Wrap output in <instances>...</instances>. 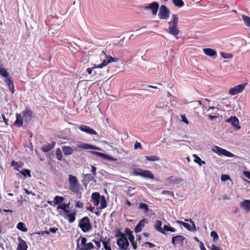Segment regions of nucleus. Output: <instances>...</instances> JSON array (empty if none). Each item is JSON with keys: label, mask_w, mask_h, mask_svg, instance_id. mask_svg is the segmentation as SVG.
Here are the masks:
<instances>
[{"label": "nucleus", "mask_w": 250, "mask_h": 250, "mask_svg": "<svg viewBox=\"0 0 250 250\" xmlns=\"http://www.w3.org/2000/svg\"><path fill=\"white\" fill-rule=\"evenodd\" d=\"M212 151L220 156H224L227 157H233L234 156L233 154L217 146H213Z\"/></svg>", "instance_id": "0eeeda50"}, {"label": "nucleus", "mask_w": 250, "mask_h": 250, "mask_svg": "<svg viewBox=\"0 0 250 250\" xmlns=\"http://www.w3.org/2000/svg\"><path fill=\"white\" fill-rule=\"evenodd\" d=\"M83 176H84V179L83 180V184L84 185V187H86V185L89 184L90 182L93 181L94 176L91 175L90 174H83Z\"/></svg>", "instance_id": "a211bd4d"}, {"label": "nucleus", "mask_w": 250, "mask_h": 250, "mask_svg": "<svg viewBox=\"0 0 250 250\" xmlns=\"http://www.w3.org/2000/svg\"><path fill=\"white\" fill-rule=\"evenodd\" d=\"M33 234H37L38 235H43L44 234H49V231L48 230H45L42 231H38Z\"/></svg>", "instance_id": "5fc2aeb1"}, {"label": "nucleus", "mask_w": 250, "mask_h": 250, "mask_svg": "<svg viewBox=\"0 0 250 250\" xmlns=\"http://www.w3.org/2000/svg\"><path fill=\"white\" fill-rule=\"evenodd\" d=\"M162 225V222L160 220H156V223H155L154 225V229L158 232L161 233L163 234H165V232L161 228V226Z\"/></svg>", "instance_id": "7c9ffc66"}, {"label": "nucleus", "mask_w": 250, "mask_h": 250, "mask_svg": "<svg viewBox=\"0 0 250 250\" xmlns=\"http://www.w3.org/2000/svg\"><path fill=\"white\" fill-rule=\"evenodd\" d=\"M172 2L175 6L178 8L182 7L185 5L182 0H172Z\"/></svg>", "instance_id": "a19ab883"}, {"label": "nucleus", "mask_w": 250, "mask_h": 250, "mask_svg": "<svg viewBox=\"0 0 250 250\" xmlns=\"http://www.w3.org/2000/svg\"><path fill=\"white\" fill-rule=\"evenodd\" d=\"M14 124L19 127H21L23 125V118L21 114L19 113L16 114V121Z\"/></svg>", "instance_id": "cd10ccee"}, {"label": "nucleus", "mask_w": 250, "mask_h": 250, "mask_svg": "<svg viewBox=\"0 0 250 250\" xmlns=\"http://www.w3.org/2000/svg\"><path fill=\"white\" fill-rule=\"evenodd\" d=\"M182 121L187 125H188V121L185 115H181Z\"/></svg>", "instance_id": "052dcab7"}, {"label": "nucleus", "mask_w": 250, "mask_h": 250, "mask_svg": "<svg viewBox=\"0 0 250 250\" xmlns=\"http://www.w3.org/2000/svg\"><path fill=\"white\" fill-rule=\"evenodd\" d=\"M211 250H219V249L217 246L212 245V246H211Z\"/></svg>", "instance_id": "774afa93"}, {"label": "nucleus", "mask_w": 250, "mask_h": 250, "mask_svg": "<svg viewBox=\"0 0 250 250\" xmlns=\"http://www.w3.org/2000/svg\"><path fill=\"white\" fill-rule=\"evenodd\" d=\"M178 22H179V18L176 14L172 15V20L168 22L167 32L171 35L174 36L177 40L179 39V37L178 36L179 33V28H178Z\"/></svg>", "instance_id": "f03ea898"}, {"label": "nucleus", "mask_w": 250, "mask_h": 250, "mask_svg": "<svg viewBox=\"0 0 250 250\" xmlns=\"http://www.w3.org/2000/svg\"><path fill=\"white\" fill-rule=\"evenodd\" d=\"M145 245H148V247H149L150 248H152L153 247H155V245H154L153 244L149 242H146L145 243Z\"/></svg>", "instance_id": "338daca9"}, {"label": "nucleus", "mask_w": 250, "mask_h": 250, "mask_svg": "<svg viewBox=\"0 0 250 250\" xmlns=\"http://www.w3.org/2000/svg\"><path fill=\"white\" fill-rule=\"evenodd\" d=\"M163 229L164 231H165H165H169V232H175L176 231L175 229H174L173 228H171L170 227H169L166 225H165V226H164V228H163V229Z\"/></svg>", "instance_id": "8fccbe9b"}, {"label": "nucleus", "mask_w": 250, "mask_h": 250, "mask_svg": "<svg viewBox=\"0 0 250 250\" xmlns=\"http://www.w3.org/2000/svg\"><path fill=\"white\" fill-rule=\"evenodd\" d=\"M91 198L93 200V203L94 206L97 207L100 204V209H104L107 206L105 197L104 195L101 196L99 192L92 193Z\"/></svg>", "instance_id": "7ed1b4c3"}, {"label": "nucleus", "mask_w": 250, "mask_h": 250, "mask_svg": "<svg viewBox=\"0 0 250 250\" xmlns=\"http://www.w3.org/2000/svg\"><path fill=\"white\" fill-rule=\"evenodd\" d=\"M19 244L17 246V250H26L27 249V245L24 240L21 237L18 238Z\"/></svg>", "instance_id": "6ab92c4d"}, {"label": "nucleus", "mask_w": 250, "mask_h": 250, "mask_svg": "<svg viewBox=\"0 0 250 250\" xmlns=\"http://www.w3.org/2000/svg\"><path fill=\"white\" fill-rule=\"evenodd\" d=\"M183 180L180 178H173V176H169L167 178V181L168 184L170 185H178L182 182Z\"/></svg>", "instance_id": "dca6fc26"}, {"label": "nucleus", "mask_w": 250, "mask_h": 250, "mask_svg": "<svg viewBox=\"0 0 250 250\" xmlns=\"http://www.w3.org/2000/svg\"><path fill=\"white\" fill-rule=\"evenodd\" d=\"M107 60L110 61L111 62H116L119 61V58H113L111 56L107 57Z\"/></svg>", "instance_id": "864d4df0"}, {"label": "nucleus", "mask_w": 250, "mask_h": 250, "mask_svg": "<svg viewBox=\"0 0 250 250\" xmlns=\"http://www.w3.org/2000/svg\"><path fill=\"white\" fill-rule=\"evenodd\" d=\"M158 7H159V5L157 2H153L148 5H144L142 6V8H144V9H150L153 16L156 15Z\"/></svg>", "instance_id": "9d476101"}, {"label": "nucleus", "mask_w": 250, "mask_h": 250, "mask_svg": "<svg viewBox=\"0 0 250 250\" xmlns=\"http://www.w3.org/2000/svg\"><path fill=\"white\" fill-rule=\"evenodd\" d=\"M94 69H98V68H93V67L91 68H87V73L89 75H91L92 73V70Z\"/></svg>", "instance_id": "680f3d73"}, {"label": "nucleus", "mask_w": 250, "mask_h": 250, "mask_svg": "<svg viewBox=\"0 0 250 250\" xmlns=\"http://www.w3.org/2000/svg\"><path fill=\"white\" fill-rule=\"evenodd\" d=\"M78 128H79L80 130L81 131L84 132L86 134L93 135H97V132L96 131L94 130L93 129L86 125H81L78 126Z\"/></svg>", "instance_id": "ddd939ff"}, {"label": "nucleus", "mask_w": 250, "mask_h": 250, "mask_svg": "<svg viewBox=\"0 0 250 250\" xmlns=\"http://www.w3.org/2000/svg\"><path fill=\"white\" fill-rule=\"evenodd\" d=\"M17 229L22 232H26L27 229L26 228L24 224L22 222H19L17 224Z\"/></svg>", "instance_id": "58836bf2"}, {"label": "nucleus", "mask_w": 250, "mask_h": 250, "mask_svg": "<svg viewBox=\"0 0 250 250\" xmlns=\"http://www.w3.org/2000/svg\"><path fill=\"white\" fill-rule=\"evenodd\" d=\"M62 152L64 155H70L72 154L74 151L72 147L67 146H63L62 147Z\"/></svg>", "instance_id": "c756f323"}, {"label": "nucleus", "mask_w": 250, "mask_h": 250, "mask_svg": "<svg viewBox=\"0 0 250 250\" xmlns=\"http://www.w3.org/2000/svg\"><path fill=\"white\" fill-rule=\"evenodd\" d=\"M24 177H31L30 170L28 169H22L19 171Z\"/></svg>", "instance_id": "e433bc0d"}, {"label": "nucleus", "mask_w": 250, "mask_h": 250, "mask_svg": "<svg viewBox=\"0 0 250 250\" xmlns=\"http://www.w3.org/2000/svg\"><path fill=\"white\" fill-rule=\"evenodd\" d=\"M177 223L178 224H181V225L183 226V227L186 228L187 229L190 230V231L191 230V227H190V225H189V224H188L187 223H184V222H183L182 221H177Z\"/></svg>", "instance_id": "de8ad7c7"}, {"label": "nucleus", "mask_w": 250, "mask_h": 250, "mask_svg": "<svg viewBox=\"0 0 250 250\" xmlns=\"http://www.w3.org/2000/svg\"><path fill=\"white\" fill-rule=\"evenodd\" d=\"M78 147L79 148H81L83 149H95V150H99V148L94 146H92L89 144H85L82 143L79 145H78Z\"/></svg>", "instance_id": "5701e85b"}, {"label": "nucleus", "mask_w": 250, "mask_h": 250, "mask_svg": "<svg viewBox=\"0 0 250 250\" xmlns=\"http://www.w3.org/2000/svg\"><path fill=\"white\" fill-rule=\"evenodd\" d=\"M138 208L140 209L143 210L144 211V213H146L148 212V207L147 206V204L144 203H141L139 204V207H138Z\"/></svg>", "instance_id": "ea45409f"}, {"label": "nucleus", "mask_w": 250, "mask_h": 250, "mask_svg": "<svg viewBox=\"0 0 250 250\" xmlns=\"http://www.w3.org/2000/svg\"><path fill=\"white\" fill-rule=\"evenodd\" d=\"M203 51H204V54H205L208 57H214L215 58L216 57V52L214 49L209 48H207L204 49Z\"/></svg>", "instance_id": "393cba45"}, {"label": "nucleus", "mask_w": 250, "mask_h": 250, "mask_svg": "<svg viewBox=\"0 0 250 250\" xmlns=\"http://www.w3.org/2000/svg\"><path fill=\"white\" fill-rule=\"evenodd\" d=\"M110 241L111 240L110 238L105 237L104 239L102 241V244H103L104 249L105 250H112L110 247Z\"/></svg>", "instance_id": "b1692460"}, {"label": "nucleus", "mask_w": 250, "mask_h": 250, "mask_svg": "<svg viewBox=\"0 0 250 250\" xmlns=\"http://www.w3.org/2000/svg\"><path fill=\"white\" fill-rule=\"evenodd\" d=\"M90 153H91L93 154H94L97 156H99V157L105 159L108 161H110L112 160L111 157L110 156H108V155L106 154H104L103 153L95 151H90Z\"/></svg>", "instance_id": "412c9836"}, {"label": "nucleus", "mask_w": 250, "mask_h": 250, "mask_svg": "<svg viewBox=\"0 0 250 250\" xmlns=\"http://www.w3.org/2000/svg\"><path fill=\"white\" fill-rule=\"evenodd\" d=\"M56 143L52 142L51 143L47 145H44L41 147V150L43 152H48L54 147Z\"/></svg>", "instance_id": "aec40b11"}, {"label": "nucleus", "mask_w": 250, "mask_h": 250, "mask_svg": "<svg viewBox=\"0 0 250 250\" xmlns=\"http://www.w3.org/2000/svg\"><path fill=\"white\" fill-rule=\"evenodd\" d=\"M133 174L135 176H139L146 178L153 179L154 176L149 170H143L141 168H135L133 170Z\"/></svg>", "instance_id": "423d86ee"}, {"label": "nucleus", "mask_w": 250, "mask_h": 250, "mask_svg": "<svg viewBox=\"0 0 250 250\" xmlns=\"http://www.w3.org/2000/svg\"><path fill=\"white\" fill-rule=\"evenodd\" d=\"M68 183H69V190L81 198L83 188L79 183L77 177L73 175H69Z\"/></svg>", "instance_id": "f257e3e1"}, {"label": "nucleus", "mask_w": 250, "mask_h": 250, "mask_svg": "<svg viewBox=\"0 0 250 250\" xmlns=\"http://www.w3.org/2000/svg\"><path fill=\"white\" fill-rule=\"evenodd\" d=\"M146 159L147 161H149L150 162H155L159 160V158L156 156H146Z\"/></svg>", "instance_id": "49530a36"}, {"label": "nucleus", "mask_w": 250, "mask_h": 250, "mask_svg": "<svg viewBox=\"0 0 250 250\" xmlns=\"http://www.w3.org/2000/svg\"><path fill=\"white\" fill-rule=\"evenodd\" d=\"M242 19L243 21L245 22L246 26L250 27V18L246 15H243Z\"/></svg>", "instance_id": "09e8293b"}, {"label": "nucleus", "mask_w": 250, "mask_h": 250, "mask_svg": "<svg viewBox=\"0 0 250 250\" xmlns=\"http://www.w3.org/2000/svg\"><path fill=\"white\" fill-rule=\"evenodd\" d=\"M23 165L22 163H19L15 161H13L11 162V166L13 167L14 169L17 171H19V168L23 166Z\"/></svg>", "instance_id": "72a5a7b5"}, {"label": "nucleus", "mask_w": 250, "mask_h": 250, "mask_svg": "<svg viewBox=\"0 0 250 250\" xmlns=\"http://www.w3.org/2000/svg\"><path fill=\"white\" fill-rule=\"evenodd\" d=\"M162 194L164 195L167 194L171 196H173V192L169 190H163L162 191Z\"/></svg>", "instance_id": "13d9d810"}, {"label": "nucleus", "mask_w": 250, "mask_h": 250, "mask_svg": "<svg viewBox=\"0 0 250 250\" xmlns=\"http://www.w3.org/2000/svg\"><path fill=\"white\" fill-rule=\"evenodd\" d=\"M0 75L5 78L11 77L10 76H8V72L3 67H0Z\"/></svg>", "instance_id": "37998d69"}, {"label": "nucleus", "mask_w": 250, "mask_h": 250, "mask_svg": "<svg viewBox=\"0 0 250 250\" xmlns=\"http://www.w3.org/2000/svg\"><path fill=\"white\" fill-rule=\"evenodd\" d=\"M97 235L99 236V239H93L92 242L96 244V249L99 250L100 248H101V242H102V241H104V238L103 235L102 234H100V233H98Z\"/></svg>", "instance_id": "a878e982"}, {"label": "nucleus", "mask_w": 250, "mask_h": 250, "mask_svg": "<svg viewBox=\"0 0 250 250\" xmlns=\"http://www.w3.org/2000/svg\"><path fill=\"white\" fill-rule=\"evenodd\" d=\"M241 208H244L246 212H249L250 210V200L246 199L241 202Z\"/></svg>", "instance_id": "c85d7f7f"}, {"label": "nucleus", "mask_w": 250, "mask_h": 250, "mask_svg": "<svg viewBox=\"0 0 250 250\" xmlns=\"http://www.w3.org/2000/svg\"><path fill=\"white\" fill-rule=\"evenodd\" d=\"M21 114H22L23 117L26 119H31L32 118V111L29 108H26L25 109L23 110Z\"/></svg>", "instance_id": "2f4dec72"}, {"label": "nucleus", "mask_w": 250, "mask_h": 250, "mask_svg": "<svg viewBox=\"0 0 250 250\" xmlns=\"http://www.w3.org/2000/svg\"><path fill=\"white\" fill-rule=\"evenodd\" d=\"M75 215L76 212L73 211V212L69 213L66 215L68 221H69V223H72L75 221Z\"/></svg>", "instance_id": "4c0bfd02"}, {"label": "nucleus", "mask_w": 250, "mask_h": 250, "mask_svg": "<svg viewBox=\"0 0 250 250\" xmlns=\"http://www.w3.org/2000/svg\"><path fill=\"white\" fill-rule=\"evenodd\" d=\"M5 83H6V84H7L8 87H9L11 93L13 94L14 93V85L13 84V82L11 77L6 78V79L5 80Z\"/></svg>", "instance_id": "bb28decb"}, {"label": "nucleus", "mask_w": 250, "mask_h": 250, "mask_svg": "<svg viewBox=\"0 0 250 250\" xmlns=\"http://www.w3.org/2000/svg\"><path fill=\"white\" fill-rule=\"evenodd\" d=\"M221 56L224 59H231L232 57V55L230 53H227L224 52L220 53Z\"/></svg>", "instance_id": "3c124183"}, {"label": "nucleus", "mask_w": 250, "mask_h": 250, "mask_svg": "<svg viewBox=\"0 0 250 250\" xmlns=\"http://www.w3.org/2000/svg\"><path fill=\"white\" fill-rule=\"evenodd\" d=\"M134 148H135V149H137L138 148L142 149L141 144L138 142L135 143V145H134Z\"/></svg>", "instance_id": "4d7b16f0"}, {"label": "nucleus", "mask_w": 250, "mask_h": 250, "mask_svg": "<svg viewBox=\"0 0 250 250\" xmlns=\"http://www.w3.org/2000/svg\"><path fill=\"white\" fill-rule=\"evenodd\" d=\"M229 178V177L227 175H223L221 176V180L223 181H226L228 180Z\"/></svg>", "instance_id": "bf43d9fd"}, {"label": "nucleus", "mask_w": 250, "mask_h": 250, "mask_svg": "<svg viewBox=\"0 0 250 250\" xmlns=\"http://www.w3.org/2000/svg\"><path fill=\"white\" fill-rule=\"evenodd\" d=\"M90 153H91L93 154H94L97 156H99V157L105 159L108 161H110L112 160L111 157L110 156H108V155L106 154H104L103 153L95 151H90Z\"/></svg>", "instance_id": "4be33fe9"}, {"label": "nucleus", "mask_w": 250, "mask_h": 250, "mask_svg": "<svg viewBox=\"0 0 250 250\" xmlns=\"http://www.w3.org/2000/svg\"><path fill=\"white\" fill-rule=\"evenodd\" d=\"M76 207L82 208L83 207V204L82 202H80V201H77L76 202Z\"/></svg>", "instance_id": "69168bd1"}, {"label": "nucleus", "mask_w": 250, "mask_h": 250, "mask_svg": "<svg viewBox=\"0 0 250 250\" xmlns=\"http://www.w3.org/2000/svg\"><path fill=\"white\" fill-rule=\"evenodd\" d=\"M114 232H115V234H114V237L116 238H126L125 234L122 232L121 231V230L120 229H116L115 230H114Z\"/></svg>", "instance_id": "f704fd0d"}, {"label": "nucleus", "mask_w": 250, "mask_h": 250, "mask_svg": "<svg viewBox=\"0 0 250 250\" xmlns=\"http://www.w3.org/2000/svg\"><path fill=\"white\" fill-rule=\"evenodd\" d=\"M58 231V229L56 228H51L49 229V231L48 232H51L52 233H56Z\"/></svg>", "instance_id": "e2e57ef3"}, {"label": "nucleus", "mask_w": 250, "mask_h": 250, "mask_svg": "<svg viewBox=\"0 0 250 250\" xmlns=\"http://www.w3.org/2000/svg\"><path fill=\"white\" fill-rule=\"evenodd\" d=\"M226 122L230 123L231 125L236 127L237 129H240V126L238 125L239 121L235 116H232L230 118L227 119Z\"/></svg>", "instance_id": "2eb2a0df"}, {"label": "nucleus", "mask_w": 250, "mask_h": 250, "mask_svg": "<svg viewBox=\"0 0 250 250\" xmlns=\"http://www.w3.org/2000/svg\"><path fill=\"white\" fill-rule=\"evenodd\" d=\"M64 201V198L62 196H56L54 197V204H59Z\"/></svg>", "instance_id": "c03bdc74"}, {"label": "nucleus", "mask_w": 250, "mask_h": 250, "mask_svg": "<svg viewBox=\"0 0 250 250\" xmlns=\"http://www.w3.org/2000/svg\"><path fill=\"white\" fill-rule=\"evenodd\" d=\"M56 157H57V160L58 161H61L62 159V152H61V149L60 147L57 148L56 149Z\"/></svg>", "instance_id": "a18cd8bd"}, {"label": "nucleus", "mask_w": 250, "mask_h": 250, "mask_svg": "<svg viewBox=\"0 0 250 250\" xmlns=\"http://www.w3.org/2000/svg\"><path fill=\"white\" fill-rule=\"evenodd\" d=\"M76 250H92L95 247L91 242L87 243L85 237L81 236L77 241Z\"/></svg>", "instance_id": "20e7f679"}, {"label": "nucleus", "mask_w": 250, "mask_h": 250, "mask_svg": "<svg viewBox=\"0 0 250 250\" xmlns=\"http://www.w3.org/2000/svg\"><path fill=\"white\" fill-rule=\"evenodd\" d=\"M117 245L121 250H127L128 247L129 246L126 237L117 238Z\"/></svg>", "instance_id": "1a4fd4ad"}, {"label": "nucleus", "mask_w": 250, "mask_h": 250, "mask_svg": "<svg viewBox=\"0 0 250 250\" xmlns=\"http://www.w3.org/2000/svg\"><path fill=\"white\" fill-rule=\"evenodd\" d=\"M90 167H91V173L93 176H95L96 174V167L93 165H90Z\"/></svg>", "instance_id": "6e6d98bb"}, {"label": "nucleus", "mask_w": 250, "mask_h": 250, "mask_svg": "<svg viewBox=\"0 0 250 250\" xmlns=\"http://www.w3.org/2000/svg\"><path fill=\"white\" fill-rule=\"evenodd\" d=\"M246 84V83H244L235 86L234 87L229 89V94L232 95H235L243 91L244 89H245Z\"/></svg>", "instance_id": "f8f14e48"}, {"label": "nucleus", "mask_w": 250, "mask_h": 250, "mask_svg": "<svg viewBox=\"0 0 250 250\" xmlns=\"http://www.w3.org/2000/svg\"><path fill=\"white\" fill-rule=\"evenodd\" d=\"M110 60H108L107 59L104 60L103 61V62H102V63L98 65H96L95 64H93V68H98L99 69L103 68H104V67L106 65L110 63Z\"/></svg>", "instance_id": "473e14b6"}, {"label": "nucleus", "mask_w": 250, "mask_h": 250, "mask_svg": "<svg viewBox=\"0 0 250 250\" xmlns=\"http://www.w3.org/2000/svg\"><path fill=\"white\" fill-rule=\"evenodd\" d=\"M193 157H194V162L198 164V165L201 166L202 165L206 164L205 162L202 161L201 158L197 155H193Z\"/></svg>", "instance_id": "79ce46f5"}, {"label": "nucleus", "mask_w": 250, "mask_h": 250, "mask_svg": "<svg viewBox=\"0 0 250 250\" xmlns=\"http://www.w3.org/2000/svg\"><path fill=\"white\" fill-rule=\"evenodd\" d=\"M146 224H147V220H146V219H142L140 221L139 223H138V225L135 227V229H134L135 232L139 233L141 232L142 229H143Z\"/></svg>", "instance_id": "f3484780"}, {"label": "nucleus", "mask_w": 250, "mask_h": 250, "mask_svg": "<svg viewBox=\"0 0 250 250\" xmlns=\"http://www.w3.org/2000/svg\"><path fill=\"white\" fill-rule=\"evenodd\" d=\"M186 238L183 235H177L173 236L172 238V243L175 247L183 246L184 242L185 241Z\"/></svg>", "instance_id": "9b49d317"}, {"label": "nucleus", "mask_w": 250, "mask_h": 250, "mask_svg": "<svg viewBox=\"0 0 250 250\" xmlns=\"http://www.w3.org/2000/svg\"><path fill=\"white\" fill-rule=\"evenodd\" d=\"M125 232L126 235H127L128 239L130 240L132 248H133L134 250L137 249V243L134 241V235L132 234V232L128 228H126L125 230Z\"/></svg>", "instance_id": "4468645a"}, {"label": "nucleus", "mask_w": 250, "mask_h": 250, "mask_svg": "<svg viewBox=\"0 0 250 250\" xmlns=\"http://www.w3.org/2000/svg\"><path fill=\"white\" fill-rule=\"evenodd\" d=\"M170 11L167 7L162 5L159 8V13H158V16L160 20H167L169 17Z\"/></svg>", "instance_id": "6e6552de"}, {"label": "nucleus", "mask_w": 250, "mask_h": 250, "mask_svg": "<svg viewBox=\"0 0 250 250\" xmlns=\"http://www.w3.org/2000/svg\"><path fill=\"white\" fill-rule=\"evenodd\" d=\"M211 237H212L213 241L215 242L219 239V236L216 231H212L211 232Z\"/></svg>", "instance_id": "603ef678"}, {"label": "nucleus", "mask_w": 250, "mask_h": 250, "mask_svg": "<svg viewBox=\"0 0 250 250\" xmlns=\"http://www.w3.org/2000/svg\"><path fill=\"white\" fill-rule=\"evenodd\" d=\"M78 227L81 228L83 232L86 233L92 229V226H91L89 219L87 216H84L83 218L80 219Z\"/></svg>", "instance_id": "39448f33"}, {"label": "nucleus", "mask_w": 250, "mask_h": 250, "mask_svg": "<svg viewBox=\"0 0 250 250\" xmlns=\"http://www.w3.org/2000/svg\"><path fill=\"white\" fill-rule=\"evenodd\" d=\"M243 174H244V176H245L247 178L250 180V172L248 171H245L243 172Z\"/></svg>", "instance_id": "0e129e2a"}, {"label": "nucleus", "mask_w": 250, "mask_h": 250, "mask_svg": "<svg viewBox=\"0 0 250 250\" xmlns=\"http://www.w3.org/2000/svg\"><path fill=\"white\" fill-rule=\"evenodd\" d=\"M69 207V206H68V204L63 203L61 205H58V206H57V209H61L65 213H69V210L67 208H68Z\"/></svg>", "instance_id": "c9c22d12"}]
</instances>
